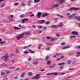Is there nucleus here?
<instances>
[{
  "mask_svg": "<svg viewBox=\"0 0 80 80\" xmlns=\"http://www.w3.org/2000/svg\"><path fill=\"white\" fill-rule=\"evenodd\" d=\"M30 34V32L29 31H27L24 33H23L22 34L18 35L16 36V38L17 40H19L20 38H22L23 37V35L26 34V35H29Z\"/></svg>",
  "mask_w": 80,
  "mask_h": 80,
  "instance_id": "nucleus-1",
  "label": "nucleus"
},
{
  "mask_svg": "<svg viewBox=\"0 0 80 80\" xmlns=\"http://www.w3.org/2000/svg\"><path fill=\"white\" fill-rule=\"evenodd\" d=\"M9 57V56H8V54H6L4 55L1 58V59H3V58H5L4 61L6 62V61H8L9 60V59H7Z\"/></svg>",
  "mask_w": 80,
  "mask_h": 80,
  "instance_id": "nucleus-2",
  "label": "nucleus"
},
{
  "mask_svg": "<svg viewBox=\"0 0 80 80\" xmlns=\"http://www.w3.org/2000/svg\"><path fill=\"white\" fill-rule=\"evenodd\" d=\"M40 77V74H38L35 76H34L32 78V79H35L36 80H38Z\"/></svg>",
  "mask_w": 80,
  "mask_h": 80,
  "instance_id": "nucleus-3",
  "label": "nucleus"
},
{
  "mask_svg": "<svg viewBox=\"0 0 80 80\" xmlns=\"http://www.w3.org/2000/svg\"><path fill=\"white\" fill-rule=\"evenodd\" d=\"M59 7V4H54L52 7L50 8V9H52L53 8H57V7Z\"/></svg>",
  "mask_w": 80,
  "mask_h": 80,
  "instance_id": "nucleus-4",
  "label": "nucleus"
},
{
  "mask_svg": "<svg viewBox=\"0 0 80 80\" xmlns=\"http://www.w3.org/2000/svg\"><path fill=\"white\" fill-rule=\"evenodd\" d=\"M41 15H42V12H38L36 16L38 18H40L41 17Z\"/></svg>",
  "mask_w": 80,
  "mask_h": 80,
  "instance_id": "nucleus-5",
  "label": "nucleus"
},
{
  "mask_svg": "<svg viewBox=\"0 0 80 80\" xmlns=\"http://www.w3.org/2000/svg\"><path fill=\"white\" fill-rule=\"evenodd\" d=\"M38 59H36L35 61H34L33 62H32V64L33 65H37V64H38Z\"/></svg>",
  "mask_w": 80,
  "mask_h": 80,
  "instance_id": "nucleus-6",
  "label": "nucleus"
},
{
  "mask_svg": "<svg viewBox=\"0 0 80 80\" xmlns=\"http://www.w3.org/2000/svg\"><path fill=\"white\" fill-rule=\"evenodd\" d=\"M70 10H80V8H71Z\"/></svg>",
  "mask_w": 80,
  "mask_h": 80,
  "instance_id": "nucleus-7",
  "label": "nucleus"
},
{
  "mask_svg": "<svg viewBox=\"0 0 80 80\" xmlns=\"http://www.w3.org/2000/svg\"><path fill=\"white\" fill-rule=\"evenodd\" d=\"M57 1L59 4H62L64 3L65 0H57Z\"/></svg>",
  "mask_w": 80,
  "mask_h": 80,
  "instance_id": "nucleus-8",
  "label": "nucleus"
},
{
  "mask_svg": "<svg viewBox=\"0 0 80 80\" xmlns=\"http://www.w3.org/2000/svg\"><path fill=\"white\" fill-rule=\"evenodd\" d=\"M75 16V14L74 13L72 14L70 16L68 17V18L69 19H72V17H74Z\"/></svg>",
  "mask_w": 80,
  "mask_h": 80,
  "instance_id": "nucleus-9",
  "label": "nucleus"
},
{
  "mask_svg": "<svg viewBox=\"0 0 80 80\" xmlns=\"http://www.w3.org/2000/svg\"><path fill=\"white\" fill-rule=\"evenodd\" d=\"M7 66V64L5 63H3L0 65V67H6Z\"/></svg>",
  "mask_w": 80,
  "mask_h": 80,
  "instance_id": "nucleus-10",
  "label": "nucleus"
},
{
  "mask_svg": "<svg viewBox=\"0 0 80 80\" xmlns=\"http://www.w3.org/2000/svg\"><path fill=\"white\" fill-rule=\"evenodd\" d=\"M49 15V13H44L42 15V17H47V16H48Z\"/></svg>",
  "mask_w": 80,
  "mask_h": 80,
  "instance_id": "nucleus-11",
  "label": "nucleus"
},
{
  "mask_svg": "<svg viewBox=\"0 0 80 80\" xmlns=\"http://www.w3.org/2000/svg\"><path fill=\"white\" fill-rule=\"evenodd\" d=\"M26 75V73L25 72H24L23 73H22L21 75V78H23L24 77H25V75Z\"/></svg>",
  "mask_w": 80,
  "mask_h": 80,
  "instance_id": "nucleus-12",
  "label": "nucleus"
},
{
  "mask_svg": "<svg viewBox=\"0 0 80 80\" xmlns=\"http://www.w3.org/2000/svg\"><path fill=\"white\" fill-rule=\"evenodd\" d=\"M72 35H78V32H72Z\"/></svg>",
  "mask_w": 80,
  "mask_h": 80,
  "instance_id": "nucleus-13",
  "label": "nucleus"
},
{
  "mask_svg": "<svg viewBox=\"0 0 80 80\" xmlns=\"http://www.w3.org/2000/svg\"><path fill=\"white\" fill-rule=\"evenodd\" d=\"M32 46V45L30 44L28 46H25L23 47V49H26L27 48H28V47H30Z\"/></svg>",
  "mask_w": 80,
  "mask_h": 80,
  "instance_id": "nucleus-14",
  "label": "nucleus"
},
{
  "mask_svg": "<svg viewBox=\"0 0 80 80\" xmlns=\"http://www.w3.org/2000/svg\"><path fill=\"white\" fill-rule=\"evenodd\" d=\"M75 19H77L78 21H79L80 20V16H75Z\"/></svg>",
  "mask_w": 80,
  "mask_h": 80,
  "instance_id": "nucleus-15",
  "label": "nucleus"
},
{
  "mask_svg": "<svg viewBox=\"0 0 80 80\" xmlns=\"http://www.w3.org/2000/svg\"><path fill=\"white\" fill-rule=\"evenodd\" d=\"M63 26V22H60L59 23V25H58V27H62Z\"/></svg>",
  "mask_w": 80,
  "mask_h": 80,
  "instance_id": "nucleus-16",
  "label": "nucleus"
},
{
  "mask_svg": "<svg viewBox=\"0 0 80 80\" xmlns=\"http://www.w3.org/2000/svg\"><path fill=\"white\" fill-rule=\"evenodd\" d=\"M11 58H14L15 57V55L13 53H12L10 55Z\"/></svg>",
  "mask_w": 80,
  "mask_h": 80,
  "instance_id": "nucleus-17",
  "label": "nucleus"
},
{
  "mask_svg": "<svg viewBox=\"0 0 80 80\" xmlns=\"http://www.w3.org/2000/svg\"><path fill=\"white\" fill-rule=\"evenodd\" d=\"M40 2V0H34V2L35 3H38V2Z\"/></svg>",
  "mask_w": 80,
  "mask_h": 80,
  "instance_id": "nucleus-18",
  "label": "nucleus"
},
{
  "mask_svg": "<svg viewBox=\"0 0 80 80\" xmlns=\"http://www.w3.org/2000/svg\"><path fill=\"white\" fill-rule=\"evenodd\" d=\"M21 5L23 7L24 6H25L26 4H25V2H22Z\"/></svg>",
  "mask_w": 80,
  "mask_h": 80,
  "instance_id": "nucleus-19",
  "label": "nucleus"
},
{
  "mask_svg": "<svg viewBox=\"0 0 80 80\" xmlns=\"http://www.w3.org/2000/svg\"><path fill=\"white\" fill-rule=\"evenodd\" d=\"M52 75H58V73L57 72H52Z\"/></svg>",
  "mask_w": 80,
  "mask_h": 80,
  "instance_id": "nucleus-20",
  "label": "nucleus"
},
{
  "mask_svg": "<svg viewBox=\"0 0 80 80\" xmlns=\"http://www.w3.org/2000/svg\"><path fill=\"white\" fill-rule=\"evenodd\" d=\"M76 37L75 36H71L69 37L70 39H72V38H76Z\"/></svg>",
  "mask_w": 80,
  "mask_h": 80,
  "instance_id": "nucleus-21",
  "label": "nucleus"
},
{
  "mask_svg": "<svg viewBox=\"0 0 80 80\" xmlns=\"http://www.w3.org/2000/svg\"><path fill=\"white\" fill-rule=\"evenodd\" d=\"M5 5V3H3L1 4V6H0V7L1 8H3V7H4V6Z\"/></svg>",
  "mask_w": 80,
  "mask_h": 80,
  "instance_id": "nucleus-22",
  "label": "nucleus"
},
{
  "mask_svg": "<svg viewBox=\"0 0 80 80\" xmlns=\"http://www.w3.org/2000/svg\"><path fill=\"white\" fill-rule=\"evenodd\" d=\"M58 65H65V62L59 63Z\"/></svg>",
  "mask_w": 80,
  "mask_h": 80,
  "instance_id": "nucleus-23",
  "label": "nucleus"
},
{
  "mask_svg": "<svg viewBox=\"0 0 80 80\" xmlns=\"http://www.w3.org/2000/svg\"><path fill=\"white\" fill-rule=\"evenodd\" d=\"M46 44L47 45H48V46L53 45V44H52V43H47Z\"/></svg>",
  "mask_w": 80,
  "mask_h": 80,
  "instance_id": "nucleus-24",
  "label": "nucleus"
},
{
  "mask_svg": "<svg viewBox=\"0 0 80 80\" xmlns=\"http://www.w3.org/2000/svg\"><path fill=\"white\" fill-rule=\"evenodd\" d=\"M45 20H41V24H42V23H45Z\"/></svg>",
  "mask_w": 80,
  "mask_h": 80,
  "instance_id": "nucleus-25",
  "label": "nucleus"
},
{
  "mask_svg": "<svg viewBox=\"0 0 80 80\" xmlns=\"http://www.w3.org/2000/svg\"><path fill=\"white\" fill-rule=\"evenodd\" d=\"M33 75V73L32 72H30L28 73V75L29 76H31Z\"/></svg>",
  "mask_w": 80,
  "mask_h": 80,
  "instance_id": "nucleus-26",
  "label": "nucleus"
},
{
  "mask_svg": "<svg viewBox=\"0 0 80 80\" xmlns=\"http://www.w3.org/2000/svg\"><path fill=\"white\" fill-rule=\"evenodd\" d=\"M46 63L47 65H50V61L48 60L46 61Z\"/></svg>",
  "mask_w": 80,
  "mask_h": 80,
  "instance_id": "nucleus-27",
  "label": "nucleus"
},
{
  "mask_svg": "<svg viewBox=\"0 0 80 80\" xmlns=\"http://www.w3.org/2000/svg\"><path fill=\"white\" fill-rule=\"evenodd\" d=\"M70 48V47L68 46L67 47H65L62 48V49L63 50H64L65 49H67V48Z\"/></svg>",
  "mask_w": 80,
  "mask_h": 80,
  "instance_id": "nucleus-28",
  "label": "nucleus"
},
{
  "mask_svg": "<svg viewBox=\"0 0 80 80\" xmlns=\"http://www.w3.org/2000/svg\"><path fill=\"white\" fill-rule=\"evenodd\" d=\"M20 18H23V17H25V14H22L21 15H20Z\"/></svg>",
  "mask_w": 80,
  "mask_h": 80,
  "instance_id": "nucleus-29",
  "label": "nucleus"
},
{
  "mask_svg": "<svg viewBox=\"0 0 80 80\" xmlns=\"http://www.w3.org/2000/svg\"><path fill=\"white\" fill-rule=\"evenodd\" d=\"M51 27L52 28H56V27H57V26H56V25H52V26H51Z\"/></svg>",
  "mask_w": 80,
  "mask_h": 80,
  "instance_id": "nucleus-30",
  "label": "nucleus"
},
{
  "mask_svg": "<svg viewBox=\"0 0 80 80\" xmlns=\"http://www.w3.org/2000/svg\"><path fill=\"white\" fill-rule=\"evenodd\" d=\"M42 44H40L39 45V47L38 48V49L39 50H40V49L41 48V47H42Z\"/></svg>",
  "mask_w": 80,
  "mask_h": 80,
  "instance_id": "nucleus-31",
  "label": "nucleus"
},
{
  "mask_svg": "<svg viewBox=\"0 0 80 80\" xmlns=\"http://www.w3.org/2000/svg\"><path fill=\"white\" fill-rule=\"evenodd\" d=\"M16 53H19V51L18 48H17L16 49Z\"/></svg>",
  "mask_w": 80,
  "mask_h": 80,
  "instance_id": "nucleus-32",
  "label": "nucleus"
},
{
  "mask_svg": "<svg viewBox=\"0 0 80 80\" xmlns=\"http://www.w3.org/2000/svg\"><path fill=\"white\" fill-rule=\"evenodd\" d=\"M50 23V21H48L45 22V24L46 25H49V24Z\"/></svg>",
  "mask_w": 80,
  "mask_h": 80,
  "instance_id": "nucleus-33",
  "label": "nucleus"
},
{
  "mask_svg": "<svg viewBox=\"0 0 80 80\" xmlns=\"http://www.w3.org/2000/svg\"><path fill=\"white\" fill-rule=\"evenodd\" d=\"M48 58H49V56H47L46 57V59H45L46 61H47V60H48Z\"/></svg>",
  "mask_w": 80,
  "mask_h": 80,
  "instance_id": "nucleus-34",
  "label": "nucleus"
},
{
  "mask_svg": "<svg viewBox=\"0 0 80 80\" xmlns=\"http://www.w3.org/2000/svg\"><path fill=\"white\" fill-rule=\"evenodd\" d=\"M55 66V65L54 64L52 66H49V68H54Z\"/></svg>",
  "mask_w": 80,
  "mask_h": 80,
  "instance_id": "nucleus-35",
  "label": "nucleus"
},
{
  "mask_svg": "<svg viewBox=\"0 0 80 80\" xmlns=\"http://www.w3.org/2000/svg\"><path fill=\"white\" fill-rule=\"evenodd\" d=\"M77 57H79V56L80 55V52H77Z\"/></svg>",
  "mask_w": 80,
  "mask_h": 80,
  "instance_id": "nucleus-36",
  "label": "nucleus"
},
{
  "mask_svg": "<svg viewBox=\"0 0 80 80\" xmlns=\"http://www.w3.org/2000/svg\"><path fill=\"white\" fill-rule=\"evenodd\" d=\"M9 68L10 69H14V68H15V67H13V66L10 67Z\"/></svg>",
  "mask_w": 80,
  "mask_h": 80,
  "instance_id": "nucleus-37",
  "label": "nucleus"
},
{
  "mask_svg": "<svg viewBox=\"0 0 80 80\" xmlns=\"http://www.w3.org/2000/svg\"><path fill=\"white\" fill-rule=\"evenodd\" d=\"M3 80H8V78H7V77L4 76L3 77Z\"/></svg>",
  "mask_w": 80,
  "mask_h": 80,
  "instance_id": "nucleus-38",
  "label": "nucleus"
},
{
  "mask_svg": "<svg viewBox=\"0 0 80 80\" xmlns=\"http://www.w3.org/2000/svg\"><path fill=\"white\" fill-rule=\"evenodd\" d=\"M65 42H63L61 43V45H64L66 44Z\"/></svg>",
  "mask_w": 80,
  "mask_h": 80,
  "instance_id": "nucleus-39",
  "label": "nucleus"
},
{
  "mask_svg": "<svg viewBox=\"0 0 80 80\" xmlns=\"http://www.w3.org/2000/svg\"><path fill=\"white\" fill-rule=\"evenodd\" d=\"M50 47L47 48H46V50H47V51L50 50Z\"/></svg>",
  "mask_w": 80,
  "mask_h": 80,
  "instance_id": "nucleus-40",
  "label": "nucleus"
},
{
  "mask_svg": "<svg viewBox=\"0 0 80 80\" xmlns=\"http://www.w3.org/2000/svg\"><path fill=\"white\" fill-rule=\"evenodd\" d=\"M25 18L24 19H23L22 20V23H25Z\"/></svg>",
  "mask_w": 80,
  "mask_h": 80,
  "instance_id": "nucleus-41",
  "label": "nucleus"
},
{
  "mask_svg": "<svg viewBox=\"0 0 80 80\" xmlns=\"http://www.w3.org/2000/svg\"><path fill=\"white\" fill-rule=\"evenodd\" d=\"M71 62H72V60H70L68 61V63L69 64L70 63H71Z\"/></svg>",
  "mask_w": 80,
  "mask_h": 80,
  "instance_id": "nucleus-42",
  "label": "nucleus"
},
{
  "mask_svg": "<svg viewBox=\"0 0 80 80\" xmlns=\"http://www.w3.org/2000/svg\"><path fill=\"white\" fill-rule=\"evenodd\" d=\"M14 29H15V30H18L19 29H20V28H17V27H15L14 28Z\"/></svg>",
  "mask_w": 80,
  "mask_h": 80,
  "instance_id": "nucleus-43",
  "label": "nucleus"
},
{
  "mask_svg": "<svg viewBox=\"0 0 80 80\" xmlns=\"http://www.w3.org/2000/svg\"><path fill=\"white\" fill-rule=\"evenodd\" d=\"M29 52H31V53H34V52L33 51H32V50L30 49L29 50Z\"/></svg>",
  "mask_w": 80,
  "mask_h": 80,
  "instance_id": "nucleus-44",
  "label": "nucleus"
},
{
  "mask_svg": "<svg viewBox=\"0 0 80 80\" xmlns=\"http://www.w3.org/2000/svg\"><path fill=\"white\" fill-rule=\"evenodd\" d=\"M5 41H3L2 42H0V44H1V45H2V44H3V43H5Z\"/></svg>",
  "mask_w": 80,
  "mask_h": 80,
  "instance_id": "nucleus-45",
  "label": "nucleus"
},
{
  "mask_svg": "<svg viewBox=\"0 0 80 80\" xmlns=\"http://www.w3.org/2000/svg\"><path fill=\"white\" fill-rule=\"evenodd\" d=\"M52 75V72L50 73H48L47 74V75H48V76Z\"/></svg>",
  "mask_w": 80,
  "mask_h": 80,
  "instance_id": "nucleus-46",
  "label": "nucleus"
},
{
  "mask_svg": "<svg viewBox=\"0 0 80 80\" xmlns=\"http://www.w3.org/2000/svg\"><path fill=\"white\" fill-rule=\"evenodd\" d=\"M46 38H47V39H48V40H49V39H50V38H51V37H49V36H47L46 37Z\"/></svg>",
  "mask_w": 80,
  "mask_h": 80,
  "instance_id": "nucleus-47",
  "label": "nucleus"
},
{
  "mask_svg": "<svg viewBox=\"0 0 80 80\" xmlns=\"http://www.w3.org/2000/svg\"><path fill=\"white\" fill-rule=\"evenodd\" d=\"M23 53H24L25 54H27L28 53V52L27 51H25L23 52Z\"/></svg>",
  "mask_w": 80,
  "mask_h": 80,
  "instance_id": "nucleus-48",
  "label": "nucleus"
},
{
  "mask_svg": "<svg viewBox=\"0 0 80 80\" xmlns=\"http://www.w3.org/2000/svg\"><path fill=\"white\" fill-rule=\"evenodd\" d=\"M42 28V27L41 26H39L38 27V28L41 29Z\"/></svg>",
  "mask_w": 80,
  "mask_h": 80,
  "instance_id": "nucleus-49",
  "label": "nucleus"
},
{
  "mask_svg": "<svg viewBox=\"0 0 80 80\" xmlns=\"http://www.w3.org/2000/svg\"><path fill=\"white\" fill-rule=\"evenodd\" d=\"M14 78L15 80H17V79L18 78V76L16 77H14Z\"/></svg>",
  "mask_w": 80,
  "mask_h": 80,
  "instance_id": "nucleus-50",
  "label": "nucleus"
},
{
  "mask_svg": "<svg viewBox=\"0 0 80 80\" xmlns=\"http://www.w3.org/2000/svg\"><path fill=\"white\" fill-rule=\"evenodd\" d=\"M47 27H44L43 28V30H47Z\"/></svg>",
  "mask_w": 80,
  "mask_h": 80,
  "instance_id": "nucleus-51",
  "label": "nucleus"
},
{
  "mask_svg": "<svg viewBox=\"0 0 80 80\" xmlns=\"http://www.w3.org/2000/svg\"><path fill=\"white\" fill-rule=\"evenodd\" d=\"M1 75H5V73L4 72H2L1 73Z\"/></svg>",
  "mask_w": 80,
  "mask_h": 80,
  "instance_id": "nucleus-52",
  "label": "nucleus"
},
{
  "mask_svg": "<svg viewBox=\"0 0 80 80\" xmlns=\"http://www.w3.org/2000/svg\"><path fill=\"white\" fill-rule=\"evenodd\" d=\"M60 69L61 70H62V69H63V66H61L60 68Z\"/></svg>",
  "mask_w": 80,
  "mask_h": 80,
  "instance_id": "nucleus-53",
  "label": "nucleus"
},
{
  "mask_svg": "<svg viewBox=\"0 0 80 80\" xmlns=\"http://www.w3.org/2000/svg\"><path fill=\"white\" fill-rule=\"evenodd\" d=\"M18 5V3L17 2L14 3V5H15L16 6L17 5Z\"/></svg>",
  "mask_w": 80,
  "mask_h": 80,
  "instance_id": "nucleus-54",
  "label": "nucleus"
},
{
  "mask_svg": "<svg viewBox=\"0 0 80 80\" xmlns=\"http://www.w3.org/2000/svg\"><path fill=\"white\" fill-rule=\"evenodd\" d=\"M28 3H32V2H32V0H30L28 1Z\"/></svg>",
  "mask_w": 80,
  "mask_h": 80,
  "instance_id": "nucleus-55",
  "label": "nucleus"
},
{
  "mask_svg": "<svg viewBox=\"0 0 80 80\" xmlns=\"http://www.w3.org/2000/svg\"><path fill=\"white\" fill-rule=\"evenodd\" d=\"M66 15H67V16H69V15H70V13L67 12L66 13Z\"/></svg>",
  "mask_w": 80,
  "mask_h": 80,
  "instance_id": "nucleus-56",
  "label": "nucleus"
},
{
  "mask_svg": "<svg viewBox=\"0 0 80 80\" xmlns=\"http://www.w3.org/2000/svg\"><path fill=\"white\" fill-rule=\"evenodd\" d=\"M32 60V58L31 57H30L28 58V61H31V60Z\"/></svg>",
  "mask_w": 80,
  "mask_h": 80,
  "instance_id": "nucleus-57",
  "label": "nucleus"
},
{
  "mask_svg": "<svg viewBox=\"0 0 80 80\" xmlns=\"http://www.w3.org/2000/svg\"><path fill=\"white\" fill-rule=\"evenodd\" d=\"M65 75V73H60V75Z\"/></svg>",
  "mask_w": 80,
  "mask_h": 80,
  "instance_id": "nucleus-58",
  "label": "nucleus"
},
{
  "mask_svg": "<svg viewBox=\"0 0 80 80\" xmlns=\"http://www.w3.org/2000/svg\"><path fill=\"white\" fill-rule=\"evenodd\" d=\"M56 35L57 37H60V34H56Z\"/></svg>",
  "mask_w": 80,
  "mask_h": 80,
  "instance_id": "nucleus-59",
  "label": "nucleus"
},
{
  "mask_svg": "<svg viewBox=\"0 0 80 80\" xmlns=\"http://www.w3.org/2000/svg\"><path fill=\"white\" fill-rule=\"evenodd\" d=\"M15 62V61L13 59L11 60V63H14Z\"/></svg>",
  "mask_w": 80,
  "mask_h": 80,
  "instance_id": "nucleus-60",
  "label": "nucleus"
},
{
  "mask_svg": "<svg viewBox=\"0 0 80 80\" xmlns=\"http://www.w3.org/2000/svg\"><path fill=\"white\" fill-rule=\"evenodd\" d=\"M25 25H22L21 26V28H25Z\"/></svg>",
  "mask_w": 80,
  "mask_h": 80,
  "instance_id": "nucleus-61",
  "label": "nucleus"
},
{
  "mask_svg": "<svg viewBox=\"0 0 80 80\" xmlns=\"http://www.w3.org/2000/svg\"><path fill=\"white\" fill-rule=\"evenodd\" d=\"M55 40V39L54 38H52L51 39V41H54Z\"/></svg>",
  "mask_w": 80,
  "mask_h": 80,
  "instance_id": "nucleus-62",
  "label": "nucleus"
},
{
  "mask_svg": "<svg viewBox=\"0 0 80 80\" xmlns=\"http://www.w3.org/2000/svg\"><path fill=\"white\" fill-rule=\"evenodd\" d=\"M60 60V58H58L56 60L57 61H59Z\"/></svg>",
  "mask_w": 80,
  "mask_h": 80,
  "instance_id": "nucleus-63",
  "label": "nucleus"
},
{
  "mask_svg": "<svg viewBox=\"0 0 80 80\" xmlns=\"http://www.w3.org/2000/svg\"><path fill=\"white\" fill-rule=\"evenodd\" d=\"M77 48H80V46L78 45L77 46Z\"/></svg>",
  "mask_w": 80,
  "mask_h": 80,
  "instance_id": "nucleus-64",
  "label": "nucleus"
}]
</instances>
